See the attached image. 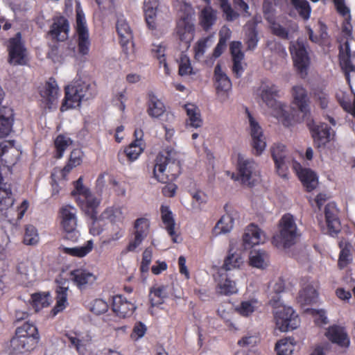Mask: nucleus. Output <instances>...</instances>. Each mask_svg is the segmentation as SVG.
I'll use <instances>...</instances> for the list:
<instances>
[{"label":"nucleus","instance_id":"f257e3e1","mask_svg":"<svg viewBox=\"0 0 355 355\" xmlns=\"http://www.w3.org/2000/svg\"><path fill=\"white\" fill-rule=\"evenodd\" d=\"M181 169L179 154L173 148L167 147L161 150L155 158L153 176L158 182L167 184L180 175Z\"/></svg>","mask_w":355,"mask_h":355},{"label":"nucleus","instance_id":"f03ea898","mask_svg":"<svg viewBox=\"0 0 355 355\" xmlns=\"http://www.w3.org/2000/svg\"><path fill=\"white\" fill-rule=\"evenodd\" d=\"M83 180V177L80 176L77 180L73 182V189L71 191V196L85 214L93 222H96L98 219L97 209L101 200L92 193L89 188L84 185Z\"/></svg>","mask_w":355,"mask_h":355},{"label":"nucleus","instance_id":"7ed1b4c3","mask_svg":"<svg viewBox=\"0 0 355 355\" xmlns=\"http://www.w3.org/2000/svg\"><path fill=\"white\" fill-rule=\"evenodd\" d=\"M39 335L36 327L26 322L16 330L15 336L11 339L10 354L19 355L34 349L37 343Z\"/></svg>","mask_w":355,"mask_h":355},{"label":"nucleus","instance_id":"20e7f679","mask_svg":"<svg viewBox=\"0 0 355 355\" xmlns=\"http://www.w3.org/2000/svg\"><path fill=\"white\" fill-rule=\"evenodd\" d=\"M273 307V313L277 328L282 332L295 329L300 324V319L294 310L284 305L275 297L270 300Z\"/></svg>","mask_w":355,"mask_h":355},{"label":"nucleus","instance_id":"39448f33","mask_svg":"<svg viewBox=\"0 0 355 355\" xmlns=\"http://www.w3.org/2000/svg\"><path fill=\"white\" fill-rule=\"evenodd\" d=\"M279 93L277 87L273 84L265 86L261 94V98L267 106L274 109L276 112L275 116L282 121L286 127L291 125V119L289 114L285 110V105L276 100Z\"/></svg>","mask_w":355,"mask_h":355},{"label":"nucleus","instance_id":"423d86ee","mask_svg":"<svg viewBox=\"0 0 355 355\" xmlns=\"http://www.w3.org/2000/svg\"><path fill=\"white\" fill-rule=\"evenodd\" d=\"M8 62L12 66H25L28 63V51L20 32L7 42Z\"/></svg>","mask_w":355,"mask_h":355},{"label":"nucleus","instance_id":"0eeeda50","mask_svg":"<svg viewBox=\"0 0 355 355\" xmlns=\"http://www.w3.org/2000/svg\"><path fill=\"white\" fill-rule=\"evenodd\" d=\"M300 234L295 223H280L279 231L272 239V245L281 250H287L294 245Z\"/></svg>","mask_w":355,"mask_h":355},{"label":"nucleus","instance_id":"6e6552de","mask_svg":"<svg viewBox=\"0 0 355 355\" xmlns=\"http://www.w3.org/2000/svg\"><path fill=\"white\" fill-rule=\"evenodd\" d=\"M259 176L257 164L252 159H244L241 155L238 157L237 176L236 180L242 184L253 187Z\"/></svg>","mask_w":355,"mask_h":355},{"label":"nucleus","instance_id":"1a4fd4ad","mask_svg":"<svg viewBox=\"0 0 355 355\" xmlns=\"http://www.w3.org/2000/svg\"><path fill=\"white\" fill-rule=\"evenodd\" d=\"M289 51L298 73L302 78H304L308 74L310 58L304 42L300 40L291 42Z\"/></svg>","mask_w":355,"mask_h":355},{"label":"nucleus","instance_id":"9d476101","mask_svg":"<svg viewBox=\"0 0 355 355\" xmlns=\"http://www.w3.org/2000/svg\"><path fill=\"white\" fill-rule=\"evenodd\" d=\"M245 112L250 123V135L252 137V146L256 155H260L266 146V138L263 135L261 127L255 121L248 108Z\"/></svg>","mask_w":355,"mask_h":355},{"label":"nucleus","instance_id":"9b49d317","mask_svg":"<svg viewBox=\"0 0 355 355\" xmlns=\"http://www.w3.org/2000/svg\"><path fill=\"white\" fill-rule=\"evenodd\" d=\"M175 31L180 41L184 43V47L187 49L193 39L195 31L191 16L187 15L182 17L177 21Z\"/></svg>","mask_w":355,"mask_h":355},{"label":"nucleus","instance_id":"f8f14e48","mask_svg":"<svg viewBox=\"0 0 355 355\" xmlns=\"http://www.w3.org/2000/svg\"><path fill=\"white\" fill-rule=\"evenodd\" d=\"M58 87L54 78H51L44 86L40 89V107L43 109H51L57 99Z\"/></svg>","mask_w":355,"mask_h":355},{"label":"nucleus","instance_id":"ddd939ff","mask_svg":"<svg viewBox=\"0 0 355 355\" xmlns=\"http://www.w3.org/2000/svg\"><path fill=\"white\" fill-rule=\"evenodd\" d=\"M271 155L278 175L283 178H288V167L286 163V146L281 144H275L271 148Z\"/></svg>","mask_w":355,"mask_h":355},{"label":"nucleus","instance_id":"4468645a","mask_svg":"<svg viewBox=\"0 0 355 355\" xmlns=\"http://www.w3.org/2000/svg\"><path fill=\"white\" fill-rule=\"evenodd\" d=\"M324 334L329 340L340 347L347 348L350 345L348 334L342 326L331 325L327 329Z\"/></svg>","mask_w":355,"mask_h":355},{"label":"nucleus","instance_id":"2eb2a0df","mask_svg":"<svg viewBox=\"0 0 355 355\" xmlns=\"http://www.w3.org/2000/svg\"><path fill=\"white\" fill-rule=\"evenodd\" d=\"M145 148V143L143 139H135L123 151L118 153L119 161L124 164V158L130 162H135L138 159Z\"/></svg>","mask_w":355,"mask_h":355},{"label":"nucleus","instance_id":"dca6fc26","mask_svg":"<svg viewBox=\"0 0 355 355\" xmlns=\"http://www.w3.org/2000/svg\"><path fill=\"white\" fill-rule=\"evenodd\" d=\"M291 94L293 103L298 110L306 116L310 114L309 98L306 89L302 85H295L292 87Z\"/></svg>","mask_w":355,"mask_h":355},{"label":"nucleus","instance_id":"f3484780","mask_svg":"<svg viewBox=\"0 0 355 355\" xmlns=\"http://www.w3.org/2000/svg\"><path fill=\"white\" fill-rule=\"evenodd\" d=\"M243 241L245 248H251L263 243L266 241V234L257 225L250 223L245 230Z\"/></svg>","mask_w":355,"mask_h":355},{"label":"nucleus","instance_id":"a211bd4d","mask_svg":"<svg viewBox=\"0 0 355 355\" xmlns=\"http://www.w3.org/2000/svg\"><path fill=\"white\" fill-rule=\"evenodd\" d=\"M308 125L314 143L318 148L330 141L331 128L327 123L315 124L313 121L312 123H309Z\"/></svg>","mask_w":355,"mask_h":355},{"label":"nucleus","instance_id":"6ab92c4d","mask_svg":"<svg viewBox=\"0 0 355 355\" xmlns=\"http://www.w3.org/2000/svg\"><path fill=\"white\" fill-rule=\"evenodd\" d=\"M19 157V152L15 147L14 140H6L0 143V158L7 166L15 164Z\"/></svg>","mask_w":355,"mask_h":355},{"label":"nucleus","instance_id":"aec40b11","mask_svg":"<svg viewBox=\"0 0 355 355\" xmlns=\"http://www.w3.org/2000/svg\"><path fill=\"white\" fill-rule=\"evenodd\" d=\"M318 284L314 280H308L302 286L297 297L298 302L302 305H308L315 302L318 297L317 288Z\"/></svg>","mask_w":355,"mask_h":355},{"label":"nucleus","instance_id":"412c9836","mask_svg":"<svg viewBox=\"0 0 355 355\" xmlns=\"http://www.w3.org/2000/svg\"><path fill=\"white\" fill-rule=\"evenodd\" d=\"M14 116V110L11 107H0V138L6 137L12 131Z\"/></svg>","mask_w":355,"mask_h":355},{"label":"nucleus","instance_id":"4be33fe9","mask_svg":"<svg viewBox=\"0 0 355 355\" xmlns=\"http://www.w3.org/2000/svg\"><path fill=\"white\" fill-rule=\"evenodd\" d=\"M294 168L297 170V176L306 191L311 192L317 187L318 180L315 173L310 168H301L299 163H295Z\"/></svg>","mask_w":355,"mask_h":355},{"label":"nucleus","instance_id":"5701e85b","mask_svg":"<svg viewBox=\"0 0 355 355\" xmlns=\"http://www.w3.org/2000/svg\"><path fill=\"white\" fill-rule=\"evenodd\" d=\"M112 311L121 318L130 316L136 309L135 304L122 295H116L112 299Z\"/></svg>","mask_w":355,"mask_h":355},{"label":"nucleus","instance_id":"b1692460","mask_svg":"<svg viewBox=\"0 0 355 355\" xmlns=\"http://www.w3.org/2000/svg\"><path fill=\"white\" fill-rule=\"evenodd\" d=\"M65 336L70 342V347L75 348L79 355H87L88 343L83 333L76 331H68Z\"/></svg>","mask_w":355,"mask_h":355},{"label":"nucleus","instance_id":"393cba45","mask_svg":"<svg viewBox=\"0 0 355 355\" xmlns=\"http://www.w3.org/2000/svg\"><path fill=\"white\" fill-rule=\"evenodd\" d=\"M69 24L68 20L64 17H60L55 20L49 31V33L58 41H64L68 37Z\"/></svg>","mask_w":355,"mask_h":355},{"label":"nucleus","instance_id":"a878e982","mask_svg":"<svg viewBox=\"0 0 355 355\" xmlns=\"http://www.w3.org/2000/svg\"><path fill=\"white\" fill-rule=\"evenodd\" d=\"M71 276L72 280L80 289L84 288L86 285L93 284L96 279V275L85 268L73 270L71 272Z\"/></svg>","mask_w":355,"mask_h":355},{"label":"nucleus","instance_id":"bb28decb","mask_svg":"<svg viewBox=\"0 0 355 355\" xmlns=\"http://www.w3.org/2000/svg\"><path fill=\"white\" fill-rule=\"evenodd\" d=\"M75 90L72 85H68L65 87V96L62 103L60 110L66 111L69 109L79 107L84 95L79 96L78 92H73Z\"/></svg>","mask_w":355,"mask_h":355},{"label":"nucleus","instance_id":"cd10ccee","mask_svg":"<svg viewBox=\"0 0 355 355\" xmlns=\"http://www.w3.org/2000/svg\"><path fill=\"white\" fill-rule=\"evenodd\" d=\"M165 112V106L153 92L148 94L147 113L152 118H158Z\"/></svg>","mask_w":355,"mask_h":355},{"label":"nucleus","instance_id":"c85d7f7f","mask_svg":"<svg viewBox=\"0 0 355 355\" xmlns=\"http://www.w3.org/2000/svg\"><path fill=\"white\" fill-rule=\"evenodd\" d=\"M135 239L129 243L127 248L123 251V253L133 252L139 246L148 234V225L147 223H135Z\"/></svg>","mask_w":355,"mask_h":355},{"label":"nucleus","instance_id":"c756f323","mask_svg":"<svg viewBox=\"0 0 355 355\" xmlns=\"http://www.w3.org/2000/svg\"><path fill=\"white\" fill-rule=\"evenodd\" d=\"M116 28L119 37V42L121 46L127 50L126 46L132 40V33L130 27L125 19H118Z\"/></svg>","mask_w":355,"mask_h":355},{"label":"nucleus","instance_id":"7c9ffc66","mask_svg":"<svg viewBox=\"0 0 355 355\" xmlns=\"http://www.w3.org/2000/svg\"><path fill=\"white\" fill-rule=\"evenodd\" d=\"M249 263L253 268L265 269L269 264L268 254L263 250H252L249 255Z\"/></svg>","mask_w":355,"mask_h":355},{"label":"nucleus","instance_id":"2f4dec72","mask_svg":"<svg viewBox=\"0 0 355 355\" xmlns=\"http://www.w3.org/2000/svg\"><path fill=\"white\" fill-rule=\"evenodd\" d=\"M218 291L225 295L236 293L238 289L236 283L228 278L225 272L218 270Z\"/></svg>","mask_w":355,"mask_h":355},{"label":"nucleus","instance_id":"473e14b6","mask_svg":"<svg viewBox=\"0 0 355 355\" xmlns=\"http://www.w3.org/2000/svg\"><path fill=\"white\" fill-rule=\"evenodd\" d=\"M261 306V303L255 298L247 299L235 306V311L243 317H249L257 311Z\"/></svg>","mask_w":355,"mask_h":355},{"label":"nucleus","instance_id":"72a5a7b5","mask_svg":"<svg viewBox=\"0 0 355 355\" xmlns=\"http://www.w3.org/2000/svg\"><path fill=\"white\" fill-rule=\"evenodd\" d=\"M215 85L217 92H227L232 87L229 77L223 72L221 66L218 64L214 69Z\"/></svg>","mask_w":355,"mask_h":355},{"label":"nucleus","instance_id":"f704fd0d","mask_svg":"<svg viewBox=\"0 0 355 355\" xmlns=\"http://www.w3.org/2000/svg\"><path fill=\"white\" fill-rule=\"evenodd\" d=\"M244 257L239 253H230L224 261L222 268L218 270L225 272L229 270L240 269L244 266Z\"/></svg>","mask_w":355,"mask_h":355},{"label":"nucleus","instance_id":"c9c22d12","mask_svg":"<svg viewBox=\"0 0 355 355\" xmlns=\"http://www.w3.org/2000/svg\"><path fill=\"white\" fill-rule=\"evenodd\" d=\"M199 19L202 29L207 31L216 21V12L211 6H206L200 12Z\"/></svg>","mask_w":355,"mask_h":355},{"label":"nucleus","instance_id":"e433bc0d","mask_svg":"<svg viewBox=\"0 0 355 355\" xmlns=\"http://www.w3.org/2000/svg\"><path fill=\"white\" fill-rule=\"evenodd\" d=\"M67 291L68 286H65V283L57 287V301L55 307L52 310L53 315H55L59 312L63 311L68 305Z\"/></svg>","mask_w":355,"mask_h":355},{"label":"nucleus","instance_id":"4c0bfd02","mask_svg":"<svg viewBox=\"0 0 355 355\" xmlns=\"http://www.w3.org/2000/svg\"><path fill=\"white\" fill-rule=\"evenodd\" d=\"M184 108L189 117L187 125L195 128L201 127L202 120L198 107L193 104H187L184 105Z\"/></svg>","mask_w":355,"mask_h":355},{"label":"nucleus","instance_id":"58836bf2","mask_svg":"<svg viewBox=\"0 0 355 355\" xmlns=\"http://www.w3.org/2000/svg\"><path fill=\"white\" fill-rule=\"evenodd\" d=\"M73 144L71 138L62 135H58L54 140L55 155L56 159H60L63 157L64 151Z\"/></svg>","mask_w":355,"mask_h":355},{"label":"nucleus","instance_id":"ea45409f","mask_svg":"<svg viewBox=\"0 0 355 355\" xmlns=\"http://www.w3.org/2000/svg\"><path fill=\"white\" fill-rule=\"evenodd\" d=\"M158 3L156 1H145L144 5V10L145 14V19L148 27L151 29L155 28V19L157 13V8Z\"/></svg>","mask_w":355,"mask_h":355},{"label":"nucleus","instance_id":"a19ab883","mask_svg":"<svg viewBox=\"0 0 355 355\" xmlns=\"http://www.w3.org/2000/svg\"><path fill=\"white\" fill-rule=\"evenodd\" d=\"M94 243L92 240H89L87 243L80 247L74 248H62V251L69 255L78 257H83L89 254L93 249Z\"/></svg>","mask_w":355,"mask_h":355},{"label":"nucleus","instance_id":"79ce46f5","mask_svg":"<svg viewBox=\"0 0 355 355\" xmlns=\"http://www.w3.org/2000/svg\"><path fill=\"white\" fill-rule=\"evenodd\" d=\"M167 296L166 287L165 286H159L150 289L149 298L153 306L162 304Z\"/></svg>","mask_w":355,"mask_h":355},{"label":"nucleus","instance_id":"37998d69","mask_svg":"<svg viewBox=\"0 0 355 355\" xmlns=\"http://www.w3.org/2000/svg\"><path fill=\"white\" fill-rule=\"evenodd\" d=\"M31 300L32 306L36 312L43 307L49 306L51 302V298L49 292L34 293L31 296Z\"/></svg>","mask_w":355,"mask_h":355},{"label":"nucleus","instance_id":"c03bdc74","mask_svg":"<svg viewBox=\"0 0 355 355\" xmlns=\"http://www.w3.org/2000/svg\"><path fill=\"white\" fill-rule=\"evenodd\" d=\"M294 350L293 339L286 338L279 340L275 345L277 355H291Z\"/></svg>","mask_w":355,"mask_h":355},{"label":"nucleus","instance_id":"a18cd8bd","mask_svg":"<svg viewBox=\"0 0 355 355\" xmlns=\"http://www.w3.org/2000/svg\"><path fill=\"white\" fill-rule=\"evenodd\" d=\"M340 65L347 79L349 78V73L355 72V66L352 63L351 55H344L343 47L339 51Z\"/></svg>","mask_w":355,"mask_h":355},{"label":"nucleus","instance_id":"49530a36","mask_svg":"<svg viewBox=\"0 0 355 355\" xmlns=\"http://www.w3.org/2000/svg\"><path fill=\"white\" fill-rule=\"evenodd\" d=\"M72 86L75 89V90L73 91V92H78L79 96L84 95L83 101H87L92 98L96 94L95 90L91 85L85 82L77 83Z\"/></svg>","mask_w":355,"mask_h":355},{"label":"nucleus","instance_id":"de8ad7c7","mask_svg":"<svg viewBox=\"0 0 355 355\" xmlns=\"http://www.w3.org/2000/svg\"><path fill=\"white\" fill-rule=\"evenodd\" d=\"M291 4L304 20L310 17L311 8L306 0H291Z\"/></svg>","mask_w":355,"mask_h":355},{"label":"nucleus","instance_id":"09e8293b","mask_svg":"<svg viewBox=\"0 0 355 355\" xmlns=\"http://www.w3.org/2000/svg\"><path fill=\"white\" fill-rule=\"evenodd\" d=\"M339 246L341 250L338 260V265L340 268H343L345 267L351 260L350 250L352 245L346 241H341L339 243Z\"/></svg>","mask_w":355,"mask_h":355},{"label":"nucleus","instance_id":"8fccbe9b","mask_svg":"<svg viewBox=\"0 0 355 355\" xmlns=\"http://www.w3.org/2000/svg\"><path fill=\"white\" fill-rule=\"evenodd\" d=\"M78 34V53L80 55L85 56L89 54L90 48V40L89 33Z\"/></svg>","mask_w":355,"mask_h":355},{"label":"nucleus","instance_id":"3c124183","mask_svg":"<svg viewBox=\"0 0 355 355\" xmlns=\"http://www.w3.org/2000/svg\"><path fill=\"white\" fill-rule=\"evenodd\" d=\"M40 240L37 229L32 224H29L25 229L24 243L27 245H36Z\"/></svg>","mask_w":355,"mask_h":355},{"label":"nucleus","instance_id":"603ef678","mask_svg":"<svg viewBox=\"0 0 355 355\" xmlns=\"http://www.w3.org/2000/svg\"><path fill=\"white\" fill-rule=\"evenodd\" d=\"M77 209L69 205L62 206L58 212L61 222H76Z\"/></svg>","mask_w":355,"mask_h":355},{"label":"nucleus","instance_id":"864d4df0","mask_svg":"<svg viewBox=\"0 0 355 355\" xmlns=\"http://www.w3.org/2000/svg\"><path fill=\"white\" fill-rule=\"evenodd\" d=\"M101 220L108 222H116L122 218L121 209L119 207H108L101 216Z\"/></svg>","mask_w":355,"mask_h":355},{"label":"nucleus","instance_id":"5fc2aeb1","mask_svg":"<svg viewBox=\"0 0 355 355\" xmlns=\"http://www.w3.org/2000/svg\"><path fill=\"white\" fill-rule=\"evenodd\" d=\"M259 342V334L257 332H248L239 341L238 345L243 347H250Z\"/></svg>","mask_w":355,"mask_h":355},{"label":"nucleus","instance_id":"6e6d98bb","mask_svg":"<svg viewBox=\"0 0 355 355\" xmlns=\"http://www.w3.org/2000/svg\"><path fill=\"white\" fill-rule=\"evenodd\" d=\"M220 4V9L225 16V19L232 21L239 17V14L232 8L228 0H217Z\"/></svg>","mask_w":355,"mask_h":355},{"label":"nucleus","instance_id":"4d7b16f0","mask_svg":"<svg viewBox=\"0 0 355 355\" xmlns=\"http://www.w3.org/2000/svg\"><path fill=\"white\" fill-rule=\"evenodd\" d=\"M155 48L152 49L154 56L159 60L160 66L162 65L164 68V71L166 75L170 73V70L165 58V46L162 44L154 45Z\"/></svg>","mask_w":355,"mask_h":355},{"label":"nucleus","instance_id":"13d9d810","mask_svg":"<svg viewBox=\"0 0 355 355\" xmlns=\"http://www.w3.org/2000/svg\"><path fill=\"white\" fill-rule=\"evenodd\" d=\"M76 223H63L64 238L72 242L78 241L80 232L76 227Z\"/></svg>","mask_w":355,"mask_h":355},{"label":"nucleus","instance_id":"bf43d9fd","mask_svg":"<svg viewBox=\"0 0 355 355\" xmlns=\"http://www.w3.org/2000/svg\"><path fill=\"white\" fill-rule=\"evenodd\" d=\"M314 100L319 104L321 109L325 110L329 105V94L321 88H315L313 92Z\"/></svg>","mask_w":355,"mask_h":355},{"label":"nucleus","instance_id":"052dcab7","mask_svg":"<svg viewBox=\"0 0 355 355\" xmlns=\"http://www.w3.org/2000/svg\"><path fill=\"white\" fill-rule=\"evenodd\" d=\"M179 75L181 76H187L193 73V69L189 57L183 53L181 54L179 62Z\"/></svg>","mask_w":355,"mask_h":355},{"label":"nucleus","instance_id":"680f3d73","mask_svg":"<svg viewBox=\"0 0 355 355\" xmlns=\"http://www.w3.org/2000/svg\"><path fill=\"white\" fill-rule=\"evenodd\" d=\"M325 222H338V209L334 202H329L324 207Z\"/></svg>","mask_w":355,"mask_h":355},{"label":"nucleus","instance_id":"e2e57ef3","mask_svg":"<svg viewBox=\"0 0 355 355\" xmlns=\"http://www.w3.org/2000/svg\"><path fill=\"white\" fill-rule=\"evenodd\" d=\"M179 223H166L165 229L174 243L182 241Z\"/></svg>","mask_w":355,"mask_h":355},{"label":"nucleus","instance_id":"0e129e2a","mask_svg":"<svg viewBox=\"0 0 355 355\" xmlns=\"http://www.w3.org/2000/svg\"><path fill=\"white\" fill-rule=\"evenodd\" d=\"M257 31L255 27H250L246 33V44L248 49L253 50L256 48L258 42Z\"/></svg>","mask_w":355,"mask_h":355},{"label":"nucleus","instance_id":"69168bd1","mask_svg":"<svg viewBox=\"0 0 355 355\" xmlns=\"http://www.w3.org/2000/svg\"><path fill=\"white\" fill-rule=\"evenodd\" d=\"M322 232L331 236H336L341 230L340 223H319Z\"/></svg>","mask_w":355,"mask_h":355},{"label":"nucleus","instance_id":"338daca9","mask_svg":"<svg viewBox=\"0 0 355 355\" xmlns=\"http://www.w3.org/2000/svg\"><path fill=\"white\" fill-rule=\"evenodd\" d=\"M73 168H75V166H72L71 164L67 162L62 168L58 167L54 168L51 172V176L54 178L57 177L60 180H67L69 173Z\"/></svg>","mask_w":355,"mask_h":355},{"label":"nucleus","instance_id":"774afa93","mask_svg":"<svg viewBox=\"0 0 355 355\" xmlns=\"http://www.w3.org/2000/svg\"><path fill=\"white\" fill-rule=\"evenodd\" d=\"M108 304L102 299H96L92 303L90 310L96 315L102 314L107 311Z\"/></svg>","mask_w":355,"mask_h":355}]
</instances>
